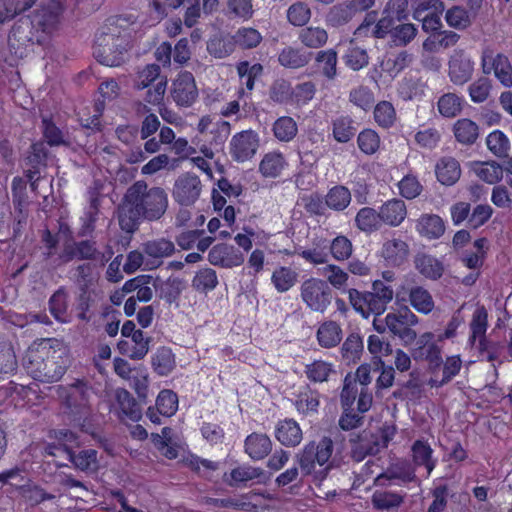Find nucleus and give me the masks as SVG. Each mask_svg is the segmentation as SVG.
Listing matches in <instances>:
<instances>
[{"mask_svg": "<svg viewBox=\"0 0 512 512\" xmlns=\"http://www.w3.org/2000/svg\"><path fill=\"white\" fill-rule=\"evenodd\" d=\"M475 174L488 184H495L503 177V167L495 161L479 162L474 166Z\"/></svg>", "mask_w": 512, "mask_h": 512, "instance_id": "41", "label": "nucleus"}, {"mask_svg": "<svg viewBox=\"0 0 512 512\" xmlns=\"http://www.w3.org/2000/svg\"><path fill=\"white\" fill-rule=\"evenodd\" d=\"M439 113L447 118H452L461 112V99L454 93L442 95L437 103Z\"/></svg>", "mask_w": 512, "mask_h": 512, "instance_id": "59", "label": "nucleus"}, {"mask_svg": "<svg viewBox=\"0 0 512 512\" xmlns=\"http://www.w3.org/2000/svg\"><path fill=\"white\" fill-rule=\"evenodd\" d=\"M259 147V137L253 130H245L235 134L230 141L231 157L237 162L251 159Z\"/></svg>", "mask_w": 512, "mask_h": 512, "instance_id": "13", "label": "nucleus"}, {"mask_svg": "<svg viewBox=\"0 0 512 512\" xmlns=\"http://www.w3.org/2000/svg\"><path fill=\"white\" fill-rule=\"evenodd\" d=\"M416 231L423 238L439 239L445 233V223L436 214H422L416 221Z\"/></svg>", "mask_w": 512, "mask_h": 512, "instance_id": "23", "label": "nucleus"}, {"mask_svg": "<svg viewBox=\"0 0 512 512\" xmlns=\"http://www.w3.org/2000/svg\"><path fill=\"white\" fill-rule=\"evenodd\" d=\"M432 338V333L423 334L418 339L412 356L415 360H426L429 363V368L434 371L443 364V360L441 350L434 342H431Z\"/></svg>", "mask_w": 512, "mask_h": 512, "instance_id": "16", "label": "nucleus"}, {"mask_svg": "<svg viewBox=\"0 0 512 512\" xmlns=\"http://www.w3.org/2000/svg\"><path fill=\"white\" fill-rule=\"evenodd\" d=\"M168 203V194L162 187H148L145 181H136L127 189L118 206L119 226L124 232L133 234L142 221L160 220Z\"/></svg>", "mask_w": 512, "mask_h": 512, "instance_id": "1", "label": "nucleus"}, {"mask_svg": "<svg viewBox=\"0 0 512 512\" xmlns=\"http://www.w3.org/2000/svg\"><path fill=\"white\" fill-rule=\"evenodd\" d=\"M198 97V90L192 73L185 71L173 82L172 98L177 105L191 106Z\"/></svg>", "mask_w": 512, "mask_h": 512, "instance_id": "14", "label": "nucleus"}, {"mask_svg": "<svg viewBox=\"0 0 512 512\" xmlns=\"http://www.w3.org/2000/svg\"><path fill=\"white\" fill-rule=\"evenodd\" d=\"M349 301L352 307L364 318L371 314L381 315L394 297L392 287L382 280L372 283L371 291L361 292L351 288L348 290Z\"/></svg>", "mask_w": 512, "mask_h": 512, "instance_id": "4", "label": "nucleus"}, {"mask_svg": "<svg viewBox=\"0 0 512 512\" xmlns=\"http://www.w3.org/2000/svg\"><path fill=\"white\" fill-rule=\"evenodd\" d=\"M208 260L214 266L232 268L244 262V255L234 246L218 244L209 251Z\"/></svg>", "mask_w": 512, "mask_h": 512, "instance_id": "18", "label": "nucleus"}, {"mask_svg": "<svg viewBox=\"0 0 512 512\" xmlns=\"http://www.w3.org/2000/svg\"><path fill=\"white\" fill-rule=\"evenodd\" d=\"M292 96V85L285 79L275 80L269 88V97L273 102L286 103L292 99Z\"/></svg>", "mask_w": 512, "mask_h": 512, "instance_id": "60", "label": "nucleus"}, {"mask_svg": "<svg viewBox=\"0 0 512 512\" xmlns=\"http://www.w3.org/2000/svg\"><path fill=\"white\" fill-rule=\"evenodd\" d=\"M152 287L157 292L159 298L165 300L168 304H172L178 300L185 289V282L175 276H170L166 281L153 277Z\"/></svg>", "mask_w": 512, "mask_h": 512, "instance_id": "20", "label": "nucleus"}, {"mask_svg": "<svg viewBox=\"0 0 512 512\" xmlns=\"http://www.w3.org/2000/svg\"><path fill=\"white\" fill-rule=\"evenodd\" d=\"M488 327V313L484 306H478L470 322L471 335L469 337V344L474 346L477 339L486 338L485 334Z\"/></svg>", "mask_w": 512, "mask_h": 512, "instance_id": "38", "label": "nucleus"}, {"mask_svg": "<svg viewBox=\"0 0 512 512\" xmlns=\"http://www.w3.org/2000/svg\"><path fill=\"white\" fill-rule=\"evenodd\" d=\"M207 51L215 58H225L234 51L233 38L216 34L207 42Z\"/></svg>", "mask_w": 512, "mask_h": 512, "instance_id": "43", "label": "nucleus"}, {"mask_svg": "<svg viewBox=\"0 0 512 512\" xmlns=\"http://www.w3.org/2000/svg\"><path fill=\"white\" fill-rule=\"evenodd\" d=\"M69 460L80 470L86 471L96 467L97 451L94 449L81 450L78 454L74 451L68 455Z\"/></svg>", "mask_w": 512, "mask_h": 512, "instance_id": "61", "label": "nucleus"}, {"mask_svg": "<svg viewBox=\"0 0 512 512\" xmlns=\"http://www.w3.org/2000/svg\"><path fill=\"white\" fill-rule=\"evenodd\" d=\"M342 339V329L334 321H328L320 325L317 330V340L324 348L337 346Z\"/></svg>", "mask_w": 512, "mask_h": 512, "instance_id": "35", "label": "nucleus"}, {"mask_svg": "<svg viewBox=\"0 0 512 512\" xmlns=\"http://www.w3.org/2000/svg\"><path fill=\"white\" fill-rule=\"evenodd\" d=\"M287 162L282 153L272 151L264 155L260 164L259 171L266 178H276L278 177Z\"/></svg>", "mask_w": 512, "mask_h": 512, "instance_id": "32", "label": "nucleus"}, {"mask_svg": "<svg viewBox=\"0 0 512 512\" xmlns=\"http://www.w3.org/2000/svg\"><path fill=\"white\" fill-rule=\"evenodd\" d=\"M435 173L441 184L451 186L455 184L461 176L460 164L453 157H443L437 162Z\"/></svg>", "mask_w": 512, "mask_h": 512, "instance_id": "25", "label": "nucleus"}, {"mask_svg": "<svg viewBox=\"0 0 512 512\" xmlns=\"http://www.w3.org/2000/svg\"><path fill=\"white\" fill-rule=\"evenodd\" d=\"M231 480L234 483H246L258 479V482H262L265 478V472L262 468L253 467L250 465H242L232 469Z\"/></svg>", "mask_w": 512, "mask_h": 512, "instance_id": "54", "label": "nucleus"}, {"mask_svg": "<svg viewBox=\"0 0 512 512\" xmlns=\"http://www.w3.org/2000/svg\"><path fill=\"white\" fill-rule=\"evenodd\" d=\"M275 438L285 447H296L301 443L303 434L295 420L284 419L276 424Z\"/></svg>", "mask_w": 512, "mask_h": 512, "instance_id": "21", "label": "nucleus"}, {"mask_svg": "<svg viewBox=\"0 0 512 512\" xmlns=\"http://www.w3.org/2000/svg\"><path fill=\"white\" fill-rule=\"evenodd\" d=\"M356 134V127L349 116H341L333 121V136L337 142L346 143Z\"/></svg>", "mask_w": 512, "mask_h": 512, "instance_id": "49", "label": "nucleus"}, {"mask_svg": "<svg viewBox=\"0 0 512 512\" xmlns=\"http://www.w3.org/2000/svg\"><path fill=\"white\" fill-rule=\"evenodd\" d=\"M201 191L200 178L192 173H184L175 180L172 195L181 206H191L199 199Z\"/></svg>", "mask_w": 512, "mask_h": 512, "instance_id": "11", "label": "nucleus"}, {"mask_svg": "<svg viewBox=\"0 0 512 512\" xmlns=\"http://www.w3.org/2000/svg\"><path fill=\"white\" fill-rule=\"evenodd\" d=\"M236 68L242 83L249 91L253 90L255 79L263 73V66L260 63L250 65L248 61H241Z\"/></svg>", "mask_w": 512, "mask_h": 512, "instance_id": "52", "label": "nucleus"}, {"mask_svg": "<svg viewBox=\"0 0 512 512\" xmlns=\"http://www.w3.org/2000/svg\"><path fill=\"white\" fill-rule=\"evenodd\" d=\"M49 309L51 314L60 322L67 321L68 310V294L66 290L61 287L50 297Z\"/></svg>", "mask_w": 512, "mask_h": 512, "instance_id": "46", "label": "nucleus"}, {"mask_svg": "<svg viewBox=\"0 0 512 512\" xmlns=\"http://www.w3.org/2000/svg\"><path fill=\"white\" fill-rule=\"evenodd\" d=\"M384 478L389 480L399 479L404 483H409L416 480V475L410 464L399 462L392 465L384 474H380L377 481L380 482Z\"/></svg>", "mask_w": 512, "mask_h": 512, "instance_id": "45", "label": "nucleus"}, {"mask_svg": "<svg viewBox=\"0 0 512 512\" xmlns=\"http://www.w3.org/2000/svg\"><path fill=\"white\" fill-rule=\"evenodd\" d=\"M121 21H123L121 17L116 18L96 35L93 55L103 65L115 67L123 62L127 38L118 31Z\"/></svg>", "mask_w": 512, "mask_h": 512, "instance_id": "3", "label": "nucleus"}, {"mask_svg": "<svg viewBox=\"0 0 512 512\" xmlns=\"http://www.w3.org/2000/svg\"><path fill=\"white\" fill-rule=\"evenodd\" d=\"M306 377L314 383H322L328 381L331 374H335L334 367L331 363L323 360H315L305 366Z\"/></svg>", "mask_w": 512, "mask_h": 512, "instance_id": "42", "label": "nucleus"}, {"mask_svg": "<svg viewBox=\"0 0 512 512\" xmlns=\"http://www.w3.org/2000/svg\"><path fill=\"white\" fill-rule=\"evenodd\" d=\"M298 39L305 47L318 49L327 43L328 33L324 28L309 26L299 31Z\"/></svg>", "mask_w": 512, "mask_h": 512, "instance_id": "36", "label": "nucleus"}, {"mask_svg": "<svg viewBox=\"0 0 512 512\" xmlns=\"http://www.w3.org/2000/svg\"><path fill=\"white\" fill-rule=\"evenodd\" d=\"M317 69L328 80H334L337 76L338 56L334 49L319 51L315 56Z\"/></svg>", "mask_w": 512, "mask_h": 512, "instance_id": "34", "label": "nucleus"}, {"mask_svg": "<svg viewBox=\"0 0 512 512\" xmlns=\"http://www.w3.org/2000/svg\"><path fill=\"white\" fill-rule=\"evenodd\" d=\"M379 212L383 223L397 227L406 218L407 208L403 200L394 198L385 202Z\"/></svg>", "mask_w": 512, "mask_h": 512, "instance_id": "24", "label": "nucleus"}, {"mask_svg": "<svg viewBox=\"0 0 512 512\" xmlns=\"http://www.w3.org/2000/svg\"><path fill=\"white\" fill-rule=\"evenodd\" d=\"M298 274L289 267L277 268L271 277L275 289L280 292H286L293 287L297 281Z\"/></svg>", "mask_w": 512, "mask_h": 512, "instance_id": "48", "label": "nucleus"}, {"mask_svg": "<svg viewBox=\"0 0 512 512\" xmlns=\"http://www.w3.org/2000/svg\"><path fill=\"white\" fill-rule=\"evenodd\" d=\"M412 459L415 466H424L427 476L434 470L437 460L433 458V449L423 440H416L412 447Z\"/></svg>", "mask_w": 512, "mask_h": 512, "instance_id": "28", "label": "nucleus"}, {"mask_svg": "<svg viewBox=\"0 0 512 512\" xmlns=\"http://www.w3.org/2000/svg\"><path fill=\"white\" fill-rule=\"evenodd\" d=\"M355 222L361 231L371 233L381 227L382 220L380 212L370 207H364L358 211Z\"/></svg>", "mask_w": 512, "mask_h": 512, "instance_id": "40", "label": "nucleus"}, {"mask_svg": "<svg viewBox=\"0 0 512 512\" xmlns=\"http://www.w3.org/2000/svg\"><path fill=\"white\" fill-rule=\"evenodd\" d=\"M68 363L66 347L56 341L55 345H43L36 351H31L24 366L35 380L52 383L62 378Z\"/></svg>", "mask_w": 512, "mask_h": 512, "instance_id": "2", "label": "nucleus"}, {"mask_svg": "<svg viewBox=\"0 0 512 512\" xmlns=\"http://www.w3.org/2000/svg\"><path fill=\"white\" fill-rule=\"evenodd\" d=\"M486 144L491 153L499 158L507 157L510 151V142L500 130L491 132L486 138Z\"/></svg>", "mask_w": 512, "mask_h": 512, "instance_id": "51", "label": "nucleus"}, {"mask_svg": "<svg viewBox=\"0 0 512 512\" xmlns=\"http://www.w3.org/2000/svg\"><path fill=\"white\" fill-rule=\"evenodd\" d=\"M272 441L267 434L253 432L244 441L245 453L254 461L263 460L272 451Z\"/></svg>", "mask_w": 512, "mask_h": 512, "instance_id": "19", "label": "nucleus"}, {"mask_svg": "<svg viewBox=\"0 0 512 512\" xmlns=\"http://www.w3.org/2000/svg\"><path fill=\"white\" fill-rule=\"evenodd\" d=\"M311 15V9L303 2H296L287 10L288 22L296 27L305 26L309 22Z\"/></svg>", "mask_w": 512, "mask_h": 512, "instance_id": "57", "label": "nucleus"}, {"mask_svg": "<svg viewBox=\"0 0 512 512\" xmlns=\"http://www.w3.org/2000/svg\"><path fill=\"white\" fill-rule=\"evenodd\" d=\"M100 260L102 264L106 261L104 254L96 247V242L92 240L67 241L64 243L62 251L59 253L55 262L57 265L67 264L72 260Z\"/></svg>", "mask_w": 512, "mask_h": 512, "instance_id": "9", "label": "nucleus"}, {"mask_svg": "<svg viewBox=\"0 0 512 512\" xmlns=\"http://www.w3.org/2000/svg\"><path fill=\"white\" fill-rule=\"evenodd\" d=\"M453 133L459 143L472 145L479 136V127L474 121L462 118L454 123Z\"/></svg>", "mask_w": 512, "mask_h": 512, "instance_id": "33", "label": "nucleus"}, {"mask_svg": "<svg viewBox=\"0 0 512 512\" xmlns=\"http://www.w3.org/2000/svg\"><path fill=\"white\" fill-rule=\"evenodd\" d=\"M408 254V244L402 239H390L383 244L382 256L390 265H401L407 259Z\"/></svg>", "mask_w": 512, "mask_h": 512, "instance_id": "27", "label": "nucleus"}, {"mask_svg": "<svg viewBox=\"0 0 512 512\" xmlns=\"http://www.w3.org/2000/svg\"><path fill=\"white\" fill-rule=\"evenodd\" d=\"M142 250L150 263L158 267L163 263L164 258L171 257L175 253L176 248L170 239L159 237L144 242Z\"/></svg>", "mask_w": 512, "mask_h": 512, "instance_id": "17", "label": "nucleus"}, {"mask_svg": "<svg viewBox=\"0 0 512 512\" xmlns=\"http://www.w3.org/2000/svg\"><path fill=\"white\" fill-rule=\"evenodd\" d=\"M300 296L309 309L324 313L331 304L332 290L326 281L311 277L302 282Z\"/></svg>", "mask_w": 512, "mask_h": 512, "instance_id": "7", "label": "nucleus"}, {"mask_svg": "<svg viewBox=\"0 0 512 512\" xmlns=\"http://www.w3.org/2000/svg\"><path fill=\"white\" fill-rule=\"evenodd\" d=\"M58 23V12L42 11L34 21L30 19H21L12 28L11 35L18 41L34 42L33 36L29 35L31 27L38 26L44 33H50Z\"/></svg>", "mask_w": 512, "mask_h": 512, "instance_id": "10", "label": "nucleus"}, {"mask_svg": "<svg viewBox=\"0 0 512 512\" xmlns=\"http://www.w3.org/2000/svg\"><path fill=\"white\" fill-rule=\"evenodd\" d=\"M234 45L237 44L242 49H252L257 47L262 41V35L254 28H240L232 37Z\"/></svg>", "mask_w": 512, "mask_h": 512, "instance_id": "56", "label": "nucleus"}, {"mask_svg": "<svg viewBox=\"0 0 512 512\" xmlns=\"http://www.w3.org/2000/svg\"><path fill=\"white\" fill-rule=\"evenodd\" d=\"M155 406L160 415L171 417L178 409V396L172 390H161L156 398Z\"/></svg>", "mask_w": 512, "mask_h": 512, "instance_id": "47", "label": "nucleus"}, {"mask_svg": "<svg viewBox=\"0 0 512 512\" xmlns=\"http://www.w3.org/2000/svg\"><path fill=\"white\" fill-rule=\"evenodd\" d=\"M325 202L330 209L342 211L350 204L351 193L349 189L344 186H334L328 191Z\"/></svg>", "mask_w": 512, "mask_h": 512, "instance_id": "44", "label": "nucleus"}, {"mask_svg": "<svg viewBox=\"0 0 512 512\" xmlns=\"http://www.w3.org/2000/svg\"><path fill=\"white\" fill-rule=\"evenodd\" d=\"M166 78L160 75V66L157 64L146 65L137 75L134 86L137 89H145L158 82L159 79Z\"/></svg>", "mask_w": 512, "mask_h": 512, "instance_id": "58", "label": "nucleus"}, {"mask_svg": "<svg viewBox=\"0 0 512 512\" xmlns=\"http://www.w3.org/2000/svg\"><path fill=\"white\" fill-rule=\"evenodd\" d=\"M92 395V387L79 380L62 388L60 392L67 413L72 416L74 421L85 419L90 414V398Z\"/></svg>", "mask_w": 512, "mask_h": 512, "instance_id": "6", "label": "nucleus"}, {"mask_svg": "<svg viewBox=\"0 0 512 512\" xmlns=\"http://www.w3.org/2000/svg\"><path fill=\"white\" fill-rule=\"evenodd\" d=\"M351 8L346 2L333 6L327 14L326 20L333 27H340L347 24L352 18Z\"/></svg>", "mask_w": 512, "mask_h": 512, "instance_id": "64", "label": "nucleus"}, {"mask_svg": "<svg viewBox=\"0 0 512 512\" xmlns=\"http://www.w3.org/2000/svg\"><path fill=\"white\" fill-rule=\"evenodd\" d=\"M343 61L351 70L359 71L369 64V56L366 49L357 46L354 41H350L343 55Z\"/></svg>", "mask_w": 512, "mask_h": 512, "instance_id": "39", "label": "nucleus"}, {"mask_svg": "<svg viewBox=\"0 0 512 512\" xmlns=\"http://www.w3.org/2000/svg\"><path fill=\"white\" fill-rule=\"evenodd\" d=\"M47 151L44 143L38 142L31 146V151L25 158L26 177L32 180L34 176L40 173V167L46 165Z\"/></svg>", "mask_w": 512, "mask_h": 512, "instance_id": "29", "label": "nucleus"}, {"mask_svg": "<svg viewBox=\"0 0 512 512\" xmlns=\"http://www.w3.org/2000/svg\"><path fill=\"white\" fill-rule=\"evenodd\" d=\"M448 66L450 80L456 85H463L468 82L474 71L473 62L462 49L454 50Z\"/></svg>", "mask_w": 512, "mask_h": 512, "instance_id": "15", "label": "nucleus"}, {"mask_svg": "<svg viewBox=\"0 0 512 512\" xmlns=\"http://www.w3.org/2000/svg\"><path fill=\"white\" fill-rule=\"evenodd\" d=\"M447 24L457 30L467 29L472 21L469 12L461 6H453L445 13Z\"/></svg>", "mask_w": 512, "mask_h": 512, "instance_id": "55", "label": "nucleus"}, {"mask_svg": "<svg viewBox=\"0 0 512 512\" xmlns=\"http://www.w3.org/2000/svg\"><path fill=\"white\" fill-rule=\"evenodd\" d=\"M374 119L383 128L391 127L396 119V113L390 102L382 101L375 106Z\"/></svg>", "mask_w": 512, "mask_h": 512, "instance_id": "63", "label": "nucleus"}, {"mask_svg": "<svg viewBox=\"0 0 512 512\" xmlns=\"http://www.w3.org/2000/svg\"><path fill=\"white\" fill-rule=\"evenodd\" d=\"M408 300L411 306L419 313L429 314L434 309V300L431 293L421 287L414 286L411 287L408 291Z\"/></svg>", "mask_w": 512, "mask_h": 512, "instance_id": "31", "label": "nucleus"}, {"mask_svg": "<svg viewBox=\"0 0 512 512\" xmlns=\"http://www.w3.org/2000/svg\"><path fill=\"white\" fill-rule=\"evenodd\" d=\"M176 366L175 356L170 348L160 347L152 357V367L160 376H167Z\"/></svg>", "mask_w": 512, "mask_h": 512, "instance_id": "37", "label": "nucleus"}, {"mask_svg": "<svg viewBox=\"0 0 512 512\" xmlns=\"http://www.w3.org/2000/svg\"><path fill=\"white\" fill-rule=\"evenodd\" d=\"M403 497L397 493L384 491L375 492L372 496V504L379 510H389L402 504Z\"/></svg>", "mask_w": 512, "mask_h": 512, "instance_id": "62", "label": "nucleus"}, {"mask_svg": "<svg viewBox=\"0 0 512 512\" xmlns=\"http://www.w3.org/2000/svg\"><path fill=\"white\" fill-rule=\"evenodd\" d=\"M218 284L216 271L211 268L200 269L192 280V287L199 292L213 290Z\"/></svg>", "mask_w": 512, "mask_h": 512, "instance_id": "53", "label": "nucleus"}, {"mask_svg": "<svg viewBox=\"0 0 512 512\" xmlns=\"http://www.w3.org/2000/svg\"><path fill=\"white\" fill-rule=\"evenodd\" d=\"M482 70L484 74L494 72L504 86H512V66L505 55L500 53L494 55L491 49L486 48L482 53Z\"/></svg>", "mask_w": 512, "mask_h": 512, "instance_id": "12", "label": "nucleus"}, {"mask_svg": "<svg viewBox=\"0 0 512 512\" xmlns=\"http://www.w3.org/2000/svg\"><path fill=\"white\" fill-rule=\"evenodd\" d=\"M395 435V428L392 426H383L376 432L363 431L356 439H351L352 458L360 462L366 456L376 455L382 449L386 448Z\"/></svg>", "mask_w": 512, "mask_h": 512, "instance_id": "5", "label": "nucleus"}, {"mask_svg": "<svg viewBox=\"0 0 512 512\" xmlns=\"http://www.w3.org/2000/svg\"><path fill=\"white\" fill-rule=\"evenodd\" d=\"M414 264L417 271L428 279H439L444 272L443 263L429 254H417L414 259Z\"/></svg>", "mask_w": 512, "mask_h": 512, "instance_id": "26", "label": "nucleus"}, {"mask_svg": "<svg viewBox=\"0 0 512 512\" xmlns=\"http://www.w3.org/2000/svg\"><path fill=\"white\" fill-rule=\"evenodd\" d=\"M418 322V317L408 307L386 315V326L389 332L406 345L416 340L417 333L413 326Z\"/></svg>", "mask_w": 512, "mask_h": 512, "instance_id": "8", "label": "nucleus"}, {"mask_svg": "<svg viewBox=\"0 0 512 512\" xmlns=\"http://www.w3.org/2000/svg\"><path fill=\"white\" fill-rule=\"evenodd\" d=\"M115 396L120 410L124 416L133 422H137L141 419V407L128 390L119 388L116 390Z\"/></svg>", "mask_w": 512, "mask_h": 512, "instance_id": "30", "label": "nucleus"}, {"mask_svg": "<svg viewBox=\"0 0 512 512\" xmlns=\"http://www.w3.org/2000/svg\"><path fill=\"white\" fill-rule=\"evenodd\" d=\"M313 53L300 47L287 46L278 54V62L287 69H300L310 63Z\"/></svg>", "mask_w": 512, "mask_h": 512, "instance_id": "22", "label": "nucleus"}, {"mask_svg": "<svg viewBox=\"0 0 512 512\" xmlns=\"http://www.w3.org/2000/svg\"><path fill=\"white\" fill-rule=\"evenodd\" d=\"M273 132L279 141L289 142L297 135L298 128L293 118L283 116L274 122Z\"/></svg>", "mask_w": 512, "mask_h": 512, "instance_id": "50", "label": "nucleus"}]
</instances>
